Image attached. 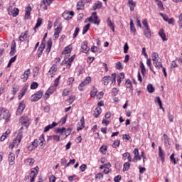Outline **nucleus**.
<instances>
[{
  "instance_id": "nucleus-29",
  "label": "nucleus",
  "mask_w": 182,
  "mask_h": 182,
  "mask_svg": "<svg viewBox=\"0 0 182 182\" xmlns=\"http://www.w3.org/2000/svg\"><path fill=\"white\" fill-rule=\"evenodd\" d=\"M44 49H45V43H43V42H42L41 44L40 45V46H39L38 49V58H41V55H42Z\"/></svg>"
},
{
  "instance_id": "nucleus-16",
  "label": "nucleus",
  "mask_w": 182,
  "mask_h": 182,
  "mask_svg": "<svg viewBox=\"0 0 182 182\" xmlns=\"http://www.w3.org/2000/svg\"><path fill=\"white\" fill-rule=\"evenodd\" d=\"M38 141L40 149H43V147H45V135L41 134Z\"/></svg>"
},
{
  "instance_id": "nucleus-51",
  "label": "nucleus",
  "mask_w": 182,
  "mask_h": 182,
  "mask_svg": "<svg viewBox=\"0 0 182 182\" xmlns=\"http://www.w3.org/2000/svg\"><path fill=\"white\" fill-rule=\"evenodd\" d=\"M75 82V77H70L67 80V85L68 86H72V85H73V82Z\"/></svg>"
},
{
  "instance_id": "nucleus-34",
  "label": "nucleus",
  "mask_w": 182,
  "mask_h": 182,
  "mask_svg": "<svg viewBox=\"0 0 182 182\" xmlns=\"http://www.w3.org/2000/svg\"><path fill=\"white\" fill-rule=\"evenodd\" d=\"M124 79V73H121L119 75L117 76V80L118 82V86H120V83H122V80Z\"/></svg>"
},
{
  "instance_id": "nucleus-7",
  "label": "nucleus",
  "mask_w": 182,
  "mask_h": 182,
  "mask_svg": "<svg viewBox=\"0 0 182 182\" xmlns=\"http://www.w3.org/2000/svg\"><path fill=\"white\" fill-rule=\"evenodd\" d=\"M42 96H43V92L38 91L31 97L30 100L31 102H38V100L42 99Z\"/></svg>"
},
{
  "instance_id": "nucleus-23",
  "label": "nucleus",
  "mask_w": 182,
  "mask_h": 182,
  "mask_svg": "<svg viewBox=\"0 0 182 182\" xmlns=\"http://www.w3.org/2000/svg\"><path fill=\"white\" fill-rule=\"evenodd\" d=\"M136 3L133 0H128V6L131 11H134V8H136Z\"/></svg>"
},
{
  "instance_id": "nucleus-59",
  "label": "nucleus",
  "mask_w": 182,
  "mask_h": 182,
  "mask_svg": "<svg viewBox=\"0 0 182 182\" xmlns=\"http://www.w3.org/2000/svg\"><path fill=\"white\" fill-rule=\"evenodd\" d=\"M53 1L55 0H43L42 3L43 4V5H47V6H50L52 2H53Z\"/></svg>"
},
{
  "instance_id": "nucleus-31",
  "label": "nucleus",
  "mask_w": 182,
  "mask_h": 182,
  "mask_svg": "<svg viewBox=\"0 0 182 182\" xmlns=\"http://www.w3.org/2000/svg\"><path fill=\"white\" fill-rule=\"evenodd\" d=\"M20 123L23 126H28V123H29V119L28 117H22L20 119Z\"/></svg>"
},
{
  "instance_id": "nucleus-36",
  "label": "nucleus",
  "mask_w": 182,
  "mask_h": 182,
  "mask_svg": "<svg viewBox=\"0 0 182 182\" xmlns=\"http://www.w3.org/2000/svg\"><path fill=\"white\" fill-rule=\"evenodd\" d=\"M85 129V117H82L80 119V127H77V130H82Z\"/></svg>"
},
{
  "instance_id": "nucleus-47",
  "label": "nucleus",
  "mask_w": 182,
  "mask_h": 182,
  "mask_svg": "<svg viewBox=\"0 0 182 182\" xmlns=\"http://www.w3.org/2000/svg\"><path fill=\"white\" fill-rule=\"evenodd\" d=\"M159 36L162 38V41H167V38H166V33H164V31L160 30L159 33Z\"/></svg>"
},
{
  "instance_id": "nucleus-11",
  "label": "nucleus",
  "mask_w": 182,
  "mask_h": 182,
  "mask_svg": "<svg viewBox=\"0 0 182 182\" xmlns=\"http://www.w3.org/2000/svg\"><path fill=\"white\" fill-rule=\"evenodd\" d=\"M92 82V78L90 77H87L84 82H81L78 87L79 90H83V87L86 86V85H89Z\"/></svg>"
},
{
  "instance_id": "nucleus-2",
  "label": "nucleus",
  "mask_w": 182,
  "mask_h": 182,
  "mask_svg": "<svg viewBox=\"0 0 182 182\" xmlns=\"http://www.w3.org/2000/svg\"><path fill=\"white\" fill-rule=\"evenodd\" d=\"M10 117L11 114L9 113V111L4 107H0V119L1 120H5V122H8Z\"/></svg>"
},
{
  "instance_id": "nucleus-39",
  "label": "nucleus",
  "mask_w": 182,
  "mask_h": 182,
  "mask_svg": "<svg viewBox=\"0 0 182 182\" xmlns=\"http://www.w3.org/2000/svg\"><path fill=\"white\" fill-rule=\"evenodd\" d=\"M130 31L136 35V27H134V23H133V19L130 20Z\"/></svg>"
},
{
  "instance_id": "nucleus-54",
  "label": "nucleus",
  "mask_w": 182,
  "mask_h": 182,
  "mask_svg": "<svg viewBox=\"0 0 182 182\" xmlns=\"http://www.w3.org/2000/svg\"><path fill=\"white\" fill-rule=\"evenodd\" d=\"M100 151L102 154H106V151H107V146H102L100 148Z\"/></svg>"
},
{
  "instance_id": "nucleus-55",
  "label": "nucleus",
  "mask_w": 182,
  "mask_h": 182,
  "mask_svg": "<svg viewBox=\"0 0 182 182\" xmlns=\"http://www.w3.org/2000/svg\"><path fill=\"white\" fill-rule=\"evenodd\" d=\"M109 80L112 81V85H116V74H112Z\"/></svg>"
},
{
  "instance_id": "nucleus-10",
  "label": "nucleus",
  "mask_w": 182,
  "mask_h": 182,
  "mask_svg": "<svg viewBox=\"0 0 182 182\" xmlns=\"http://www.w3.org/2000/svg\"><path fill=\"white\" fill-rule=\"evenodd\" d=\"M23 110H25V103H23V101L19 102L18 107L16 111V115L21 116L22 114Z\"/></svg>"
},
{
  "instance_id": "nucleus-57",
  "label": "nucleus",
  "mask_w": 182,
  "mask_h": 182,
  "mask_svg": "<svg viewBox=\"0 0 182 182\" xmlns=\"http://www.w3.org/2000/svg\"><path fill=\"white\" fill-rule=\"evenodd\" d=\"M141 65H140V68H141V72L142 73V75H146V68L144 67V64H143V62H141Z\"/></svg>"
},
{
  "instance_id": "nucleus-25",
  "label": "nucleus",
  "mask_w": 182,
  "mask_h": 182,
  "mask_svg": "<svg viewBox=\"0 0 182 182\" xmlns=\"http://www.w3.org/2000/svg\"><path fill=\"white\" fill-rule=\"evenodd\" d=\"M125 87H127L129 92H133V86L130 80H127L125 82Z\"/></svg>"
},
{
  "instance_id": "nucleus-50",
  "label": "nucleus",
  "mask_w": 182,
  "mask_h": 182,
  "mask_svg": "<svg viewBox=\"0 0 182 182\" xmlns=\"http://www.w3.org/2000/svg\"><path fill=\"white\" fill-rule=\"evenodd\" d=\"M90 28V23L85 25L83 27V29H82V35H85L89 31Z\"/></svg>"
},
{
  "instance_id": "nucleus-28",
  "label": "nucleus",
  "mask_w": 182,
  "mask_h": 182,
  "mask_svg": "<svg viewBox=\"0 0 182 182\" xmlns=\"http://www.w3.org/2000/svg\"><path fill=\"white\" fill-rule=\"evenodd\" d=\"M29 39V36H28V32H26L24 33H21L19 36V41L21 42H23V41H28Z\"/></svg>"
},
{
  "instance_id": "nucleus-13",
  "label": "nucleus",
  "mask_w": 182,
  "mask_h": 182,
  "mask_svg": "<svg viewBox=\"0 0 182 182\" xmlns=\"http://www.w3.org/2000/svg\"><path fill=\"white\" fill-rule=\"evenodd\" d=\"M30 75H31L30 69H27L26 70H25L23 75H21V80H23V82H26Z\"/></svg>"
},
{
  "instance_id": "nucleus-62",
  "label": "nucleus",
  "mask_w": 182,
  "mask_h": 182,
  "mask_svg": "<svg viewBox=\"0 0 182 182\" xmlns=\"http://www.w3.org/2000/svg\"><path fill=\"white\" fill-rule=\"evenodd\" d=\"M116 69H118V70H122L123 69V65H122V63L117 62L115 65Z\"/></svg>"
},
{
  "instance_id": "nucleus-21",
  "label": "nucleus",
  "mask_w": 182,
  "mask_h": 182,
  "mask_svg": "<svg viewBox=\"0 0 182 182\" xmlns=\"http://www.w3.org/2000/svg\"><path fill=\"white\" fill-rule=\"evenodd\" d=\"M81 49L82 52H84V53H87V52L90 50V48L87 46V42L85 41L82 43Z\"/></svg>"
},
{
  "instance_id": "nucleus-14",
  "label": "nucleus",
  "mask_w": 182,
  "mask_h": 182,
  "mask_svg": "<svg viewBox=\"0 0 182 182\" xmlns=\"http://www.w3.org/2000/svg\"><path fill=\"white\" fill-rule=\"evenodd\" d=\"M56 70H58V67L56 65H53L48 71V76L53 77V75L56 73Z\"/></svg>"
},
{
  "instance_id": "nucleus-33",
  "label": "nucleus",
  "mask_w": 182,
  "mask_h": 182,
  "mask_svg": "<svg viewBox=\"0 0 182 182\" xmlns=\"http://www.w3.org/2000/svg\"><path fill=\"white\" fill-rule=\"evenodd\" d=\"M73 60H75V55H73L70 58H69L65 62V65H66L68 69L70 68V66H72V63H73Z\"/></svg>"
},
{
  "instance_id": "nucleus-63",
  "label": "nucleus",
  "mask_w": 182,
  "mask_h": 182,
  "mask_svg": "<svg viewBox=\"0 0 182 182\" xmlns=\"http://www.w3.org/2000/svg\"><path fill=\"white\" fill-rule=\"evenodd\" d=\"M120 146V140H115L112 144V147L115 148L119 147Z\"/></svg>"
},
{
  "instance_id": "nucleus-9",
  "label": "nucleus",
  "mask_w": 182,
  "mask_h": 182,
  "mask_svg": "<svg viewBox=\"0 0 182 182\" xmlns=\"http://www.w3.org/2000/svg\"><path fill=\"white\" fill-rule=\"evenodd\" d=\"M73 15H75L73 11H65L63 13V18L66 21H69L73 18Z\"/></svg>"
},
{
  "instance_id": "nucleus-3",
  "label": "nucleus",
  "mask_w": 182,
  "mask_h": 182,
  "mask_svg": "<svg viewBox=\"0 0 182 182\" xmlns=\"http://www.w3.org/2000/svg\"><path fill=\"white\" fill-rule=\"evenodd\" d=\"M22 140V133L19 132L15 139L13 140L12 143L10 144L9 148L12 149L14 147H18L21 144V141Z\"/></svg>"
},
{
  "instance_id": "nucleus-41",
  "label": "nucleus",
  "mask_w": 182,
  "mask_h": 182,
  "mask_svg": "<svg viewBox=\"0 0 182 182\" xmlns=\"http://www.w3.org/2000/svg\"><path fill=\"white\" fill-rule=\"evenodd\" d=\"M85 9V4L82 1H78L77 4V11H82Z\"/></svg>"
},
{
  "instance_id": "nucleus-15",
  "label": "nucleus",
  "mask_w": 182,
  "mask_h": 182,
  "mask_svg": "<svg viewBox=\"0 0 182 182\" xmlns=\"http://www.w3.org/2000/svg\"><path fill=\"white\" fill-rule=\"evenodd\" d=\"M38 146H39V141H38V139H35L32 144L28 146V149L30 151H32V150H35Z\"/></svg>"
},
{
  "instance_id": "nucleus-22",
  "label": "nucleus",
  "mask_w": 182,
  "mask_h": 182,
  "mask_svg": "<svg viewBox=\"0 0 182 182\" xmlns=\"http://www.w3.org/2000/svg\"><path fill=\"white\" fill-rule=\"evenodd\" d=\"M58 126V123L53 122L52 124L45 127L44 128V133H46L50 130V129H53V127H56Z\"/></svg>"
},
{
  "instance_id": "nucleus-24",
  "label": "nucleus",
  "mask_w": 182,
  "mask_h": 182,
  "mask_svg": "<svg viewBox=\"0 0 182 182\" xmlns=\"http://www.w3.org/2000/svg\"><path fill=\"white\" fill-rule=\"evenodd\" d=\"M9 161L11 166H14L15 164V154L10 152L9 154Z\"/></svg>"
},
{
  "instance_id": "nucleus-8",
  "label": "nucleus",
  "mask_w": 182,
  "mask_h": 182,
  "mask_svg": "<svg viewBox=\"0 0 182 182\" xmlns=\"http://www.w3.org/2000/svg\"><path fill=\"white\" fill-rule=\"evenodd\" d=\"M8 12H9V15H11V16H14L15 18V16H18V15H19V9L18 8L13 9L12 6H10L8 8Z\"/></svg>"
},
{
  "instance_id": "nucleus-45",
  "label": "nucleus",
  "mask_w": 182,
  "mask_h": 182,
  "mask_svg": "<svg viewBox=\"0 0 182 182\" xmlns=\"http://www.w3.org/2000/svg\"><path fill=\"white\" fill-rule=\"evenodd\" d=\"M160 57L159 56V53L154 52L152 53V61L155 62L156 60H160Z\"/></svg>"
},
{
  "instance_id": "nucleus-52",
  "label": "nucleus",
  "mask_w": 182,
  "mask_h": 182,
  "mask_svg": "<svg viewBox=\"0 0 182 182\" xmlns=\"http://www.w3.org/2000/svg\"><path fill=\"white\" fill-rule=\"evenodd\" d=\"M41 25H42V18H38V20H37V23L36 24V26L34 27V31H36V28H39V26H41Z\"/></svg>"
},
{
  "instance_id": "nucleus-64",
  "label": "nucleus",
  "mask_w": 182,
  "mask_h": 182,
  "mask_svg": "<svg viewBox=\"0 0 182 182\" xmlns=\"http://www.w3.org/2000/svg\"><path fill=\"white\" fill-rule=\"evenodd\" d=\"M38 86H39V84H38V82H33L31 85V89H32V90L37 89V87H38Z\"/></svg>"
},
{
  "instance_id": "nucleus-58",
  "label": "nucleus",
  "mask_w": 182,
  "mask_h": 182,
  "mask_svg": "<svg viewBox=\"0 0 182 182\" xmlns=\"http://www.w3.org/2000/svg\"><path fill=\"white\" fill-rule=\"evenodd\" d=\"M97 95V89L96 88H92V90L90 92V96L91 97H95Z\"/></svg>"
},
{
  "instance_id": "nucleus-60",
  "label": "nucleus",
  "mask_w": 182,
  "mask_h": 182,
  "mask_svg": "<svg viewBox=\"0 0 182 182\" xmlns=\"http://www.w3.org/2000/svg\"><path fill=\"white\" fill-rule=\"evenodd\" d=\"M102 8V2H98L93 6V9L96 11V9H100Z\"/></svg>"
},
{
  "instance_id": "nucleus-48",
  "label": "nucleus",
  "mask_w": 182,
  "mask_h": 182,
  "mask_svg": "<svg viewBox=\"0 0 182 182\" xmlns=\"http://www.w3.org/2000/svg\"><path fill=\"white\" fill-rule=\"evenodd\" d=\"M155 102H156V103H158V105H159L160 109H162V110H164V108L163 107V105L161 103V100L160 99L159 97H156L155 98Z\"/></svg>"
},
{
  "instance_id": "nucleus-53",
  "label": "nucleus",
  "mask_w": 182,
  "mask_h": 182,
  "mask_svg": "<svg viewBox=\"0 0 182 182\" xmlns=\"http://www.w3.org/2000/svg\"><path fill=\"white\" fill-rule=\"evenodd\" d=\"M147 91L149 93H153V92H154V87H153V85L149 84L147 85Z\"/></svg>"
},
{
  "instance_id": "nucleus-17",
  "label": "nucleus",
  "mask_w": 182,
  "mask_h": 182,
  "mask_svg": "<svg viewBox=\"0 0 182 182\" xmlns=\"http://www.w3.org/2000/svg\"><path fill=\"white\" fill-rule=\"evenodd\" d=\"M159 157L161 159L162 163H164V160L166 159V154L164 151L161 149V146H159Z\"/></svg>"
},
{
  "instance_id": "nucleus-20",
  "label": "nucleus",
  "mask_w": 182,
  "mask_h": 182,
  "mask_svg": "<svg viewBox=\"0 0 182 182\" xmlns=\"http://www.w3.org/2000/svg\"><path fill=\"white\" fill-rule=\"evenodd\" d=\"M31 12H32V7L28 5L27 7H26V14L24 16L25 19H29V18H31Z\"/></svg>"
},
{
  "instance_id": "nucleus-46",
  "label": "nucleus",
  "mask_w": 182,
  "mask_h": 182,
  "mask_svg": "<svg viewBox=\"0 0 182 182\" xmlns=\"http://www.w3.org/2000/svg\"><path fill=\"white\" fill-rule=\"evenodd\" d=\"M16 44H13L11 46V51H10V55L14 56L15 55V53L16 52Z\"/></svg>"
},
{
  "instance_id": "nucleus-35",
  "label": "nucleus",
  "mask_w": 182,
  "mask_h": 182,
  "mask_svg": "<svg viewBox=\"0 0 182 182\" xmlns=\"http://www.w3.org/2000/svg\"><path fill=\"white\" fill-rule=\"evenodd\" d=\"M123 160H128V161H132V156L130 155V153L126 152L123 154L122 155Z\"/></svg>"
},
{
  "instance_id": "nucleus-61",
  "label": "nucleus",
  "mask_w": 182,
  "mask_h": 182,
  "mask_svg": "<svg viewBox=\"0 0 182 182\" xmlns=\"http://www.w3.org/2000/svg\"><path fill=\"white\" fill-rule=\"evenodd\" d=\"M129 168H130V163L126 162L124 164L123 171H127V170H129Z\"/></svg>"
},
{
  "instance_id": "nucleus-27",
  "label": "nucleus",
  "mask_w": 182,
  "mask_h": 182,
  "mask_svg": "<svg viewBox=\"0 0 182 182\" xmlns=\"http://www.w3.org/2000/svg\"><path fill=\"white\" fill-rule=\"evenodd\" d=\"M26 90H28V87L24 86L20 91V95L18 96V99L21 100L23 96H25V94L26 93Z\"/></svg>"
},
{
  "instance_id": "nucleus-18",
  "label": "nucleus",
  "mask_w": 182,
  "mask_h": 182,
  "mask_svg": "<svg viewBox=\"0 0 182 182\" xmlns=\"http://www.w3.org/2000/svg\"><path fill=\"white\" fill-rule=\"evenodd\" d=\"M63 26L60 24L55 29V33H54V38L55 39H58L59 38V33L62 32Z\"/></svg>"
},
{
  "instance_id": "nucleus-42",
  "label": "nucleus",
  "mask_w": 182,
  "mask_h": 182,
  "mask_svg": "<svg viewBox=\"0 0 182 182\" xmlns=\"http://www.w3.org/2000/svg\"><path fill=\"white\" fill-rule=\"evenodd\" d=\"M70 52H72V46H68L64 48L63 53L68 55V53H70Z\"/></svg>"
},
{
  "instance_id": "nucleus-44",
  "label": "nucleus",
  "mask_w": 182,
  "mask_h": 182,
  "mask_svg": "<svg viewBox=\"0 0 182 182\" xmlns=\"http://www.w3.org/2000/svg\"><path fill=\"white\" fill-rule=\"evenodd\" d=\"M50 139L53 140V141H60V136L59 135H51L50 136Z\"/></svg>"
},
{
  "instance_id": "nucleus-40",
  "label": "nucleus",
  "mask_w": 182,
  "mask_h": 182,
  "mask_svg": "<svg viewBox=\"0 0 182 182\" xmlns=\"http://www.w3.org/2000/svg\"><path fill=\"white\" fill-rule=\"evenodd\" d=\"M146 38L150 39L151 38V32L150 31V28H146L144 32Z\"/></svg>"
},
{
  "instance_id": "nucleus-6",
  "label": "nucleus",
  "mask_w": 182,
  "mask_h": 182,
  "mask_svg": "<svg viewBox=\"0 0 182 182\" xmlns=\"http://www.w3.org/2000/svg\"><path fill=\"white\" fill-rule=\"evenodd\" d=\"M89 22H92L95 25H100V20L97 17L96 12L92 13V16L87 18Z\"/></svg>"
},
{
  "instance_id": "nucleus-43",
  "label": "nucleus",
  "mask_w": 182,
  "mask_h": 182,
  "mask_svg": "<svg viewBox=\"0 0 182 182\" xmlns=\"http://www.w3.org/2000/svg\"><path fill=\"white\" fill-rule=\"evenodd\" d=\"M146 65L149 66L150 70H151L153 73L156 75V72L153 70V68H151V59L146 58Z\"/></svg>"
},
{
  "instance_id": "nucleus-19",
  "label": "nucleus",
  "mask_w": 182,
  "mask_h": 182,
  "mask_svg": "<svg viewBox=\"0 0 182 182\" xmlns=\"http://www.w3.org/2000/svg\"><path fill=\"white\" fill-rule=\"evenodd\" d=\"M31 12H32V7L28 5L27 7H26V14L24 16L25 19H29V18H31Z\"/></svg>"
},
{
  "instance_id": "nucleus-30",
  "label": "nucleus",
  "mask_w": 182,
  "mask_h": 182,
  "mask_svg": "<svg viewBox=\"0 0 182 182\" xmlns=\"http://www.w3.org/2000/svg\"><path fill=\"white\" fill-rule=\"evenodd\" d=\"M26 166H33L35 164V159L32 158H28L24 161Z\"/></svg>"
},
{
  "instance_id": "nucleus-4",
  "label": "nucleus",
  "mask_w": 182,
  "mask_h": 182,
  "mask_svg": "<svg viewBox=\"0 0 182 182\" xmlns=\"http://www.w3.org/2000/svg\"><path fill=\"white\" fill-rule=\"evenodd\" d=\"M39 173V167L36 166L35 168H31V173L29 175L30 182H35V178H36V176Z\"/></svg>"
},
{
  "instance_id": "nucleus-37",
  "label": "nucleus",
  "mask_w": 182,
  "mask_h": 182,
  "mask_svg": "<svg viewBox=\"0 0 182 182\" xmlns=\"http://www.w3.org/2000/svg\"><path fill=\"white\" fill-rule=\"evenodd\" d=\"M102 113V108L100 107H97L95 110H94V116L95 117L97 118L99 117V116H100V114Z\"/></svg>"
},
{
  "instance_id": "nucleus-56",
  "label": "nucleus",
  "mask_w": 182,
  "mask_h": 182,
  "mask_svg": "<svg viewBox=\"0 0 182 182\" xmlns=\"http://www.w3.org/2000/svg\"><path fill=\"white\" fill-rule=\"evenodd\" d=\"M156 4L159 11H164V6H163V3L161 1H158Z\"/></svg>"
},
{
  "instance_id": "nucleus-1",
  "label": "nucleus",
  "mask_w": 182,
  "mask_h": 182,
  "mask_svg": "<svg viewBox=\"0 0 182 182\" xmlns=\"http://www.w3.org/2000/svg\"><path fill=\"white\" fill-rule=\"evenodd\" d=\"M60 80V75H59L58 77L56 78V80H55L54 85L50 87L48 90L46 92L44 95L45 100H47V99H49V96H50V95H53V93L56 91V87H58L59 85Z\"/></svg>"
},
{
  "instance_id": "nucleus-5",
  "label": "nucleus",
  "mask_w": 182,
  "mask_h": 182,
  "mask_svg": "<svg viewBox=\"0 0 182 182\" xmlns=\"http://www.w3.org/2000/svg\"><path fill=\"white\" fill-rule=\"evenodd\" d=\"M55 132L56 133H58L60 136H63V134H65V136L64 137V139H66V137H68V136L70 134V129L66 130V128L65 127L56 129Z\"/></svg>"
},
{
  "instance_id": "nucleus-38",
  "label": "nucleus",
  "mask_w": 182,
  "mask_h": 182,
  "mask_svg": "<svg viewBox=\"0 0 182 182\" xmlns=\"http://www.w3.org/2000/svg\"><path fill=\"white\" fill-rule=\"evenodd\" d=\"M52 49V39H49L47 43V48L46 50V53H49Z\"/></svg>"
},
{
  "instance_id": "nucleus-26",
  "label": "nucleus",
  "mask_w": 182,
  "mask_h": 182,
  "mask_svg": "<svg viewBox=\"0 0 182 182\" xmlns=\"http://www.w3.org/2000/svg\"><path fill=\"white\" fill-rule=\"evenodd\" d=\"M154 65L155 66V68H156L157 69H160L161 68H163V63H161V58H160L159 60H156V61H154Z\"/></svg>"
},
{
  "instance_id": "nucleus-32",
  "label": "nucleus",
  "mask_w": 182,
  "mask_h": 182,
  "mask_svg": "<svg viewBox=\"0 0 182 182\" xmlns=\"http://www.w3.org/2000/svg\"><path fill=\"white\" fill-rule=\"evenodd\" d=\"M107 26H109V28H110V29L112 31V32H114V23H113V22H112V20L110 19V18H107Z\"/></svg>"
},
{
  "instance_id": "nucleus-49",
  "label": "nucleus",
  "mask_w": 182,
  "mask_h": 182,
  "mask_svg": "<svg viewBox=\"0 0 182 182\" xmlns=\"http://www.w3.org/2000/svg\"><path fill=\"white\" fill-rule=\"evenodd\" d=\"M110 80V76H106V77H104L102 78V82H103V84L105 85V86H107V85H109V82Z\"/></svg>"
},
{
  "instance_id": "nucleus-12",
  "label": "nucleus",
  "mask_w": 182,
  "mask_h": 182,
  "mask_svg": "<svg viewBox=\"0 0 182 182\" xmlns=\"http://www.w3.org/2000/svg\"><path fill=\"white\" fill-rule=\"evenodd\" d=\"M133 153L134 154L133 161H139V160H141V156L139 154V149L135 148L133 151Z\"/></svg>"
}]
</instances>
